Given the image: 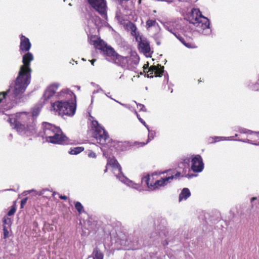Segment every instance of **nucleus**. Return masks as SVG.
I'll use <instances>...</instances> for the list:
<instances>
[{
	"label": "nucleus",
	"mask_w": 259,
	"mask_h": 259,
	"mask_svg": "<svg viewBox=\"0 0 259 259\" xmlns=\"http://www.w3.org/2000/svg\"><path fill=\"white\" fill-rule=\"evenodd\" d=\"M56 194V193L54 192H53V196H54Z\"/></svg>",
	"instance_id": "obj_48"
},
{
	"label": "nucleus",
	"mask_w": 259,
	"mask_h": 259,
	"mask_svg": "<svg viewBox=\"0 0 259 259\" xmlns=\"http://www.w3.org/2000/svg\"><path fill=\"white\" fill-rule=\"evenodd\" d=\"M186 177L190 178L191 176L188 175H186Z\"/></svg>",
	"instance_id": "obj_47"
},
{
	"label": "nucleus",
	"mask_w": 259,
	"mask_h": 259,
	"mask_svg": "<svg viewBox=\"0 0 259 259\" xmlns=\"http://www.w3.org/2000/svg\"><path fill=\"white\" fill-rule=\"evenodd\" d=\"M251 131H249V130H247L246 129H242V130H240L239 133L238 134H235V137L237 138V137H238V140L239 139H243L242 137V134H245L246 135V136L249 134V133Z\"/></svg>",
	"instance_id": "obj_25"
},
{
	"label": "nucleus",
	"mask_w": 259,
	"mask_h": 259,
	"mask_svg": "<svg viewBox=\"0 0 259 259\" xmlns=\"http://www.w3.org/2000/svg\"><path fill=\"white\" fill-rule=\"evenodd\" d=\"M190 22L197 27L205 29L209 27V21L206 17L203 16L198 9L193 8L189 17Z\"/></svg>",
	"instance_id": "obj_5"
},
{
	"label": "nucleus",
	"mask_w": 259,
	"mask_h": 259,
	"mask_svg": "<svg viewBox=\"0 0 259 259\" xmlns=\"http://www.w3.org/2000/svg\"><path fill=\"white\" fill-rule=\"evenodd\" d=\"M154 177L153 175L152 176L147 175L142 179V182H145L148 188L151 190H153L152 187H154V186H152L153 185V183H154V181L156 180Z\"/></svg>",
	"instance_id": "obj_19"
},
{
	"label": "nucleus",
	"mask_w": 259,
	"mask_h": 259,
	"mask_svg": "<svg viewBox=\"0 0 259 259\" xmlns=\"http://www.w3.org/2000/svg\"><path fill=\"white\" fill-rule=\"evenodd\" d=\"M59 198L61 199H63V200H66L67 199V197L65 195H60L59 196Z\"/></svg>",
	"instance_id": "obj_42"
},
{
	"label": "nucleus",
	"mask_w": 259,
	"mask_h": 259,
	"mask_svg": "<svg viewBox=\"0 0 259 259\" xmlns=\"http://www.w3.org/2000/svg\"><path fill=\"white\" fill-rule=\"evenodd\" d=\"M137 118L139 120V121L143 124L144 125L148 130L149 131V135H148V139L147 140L146 142H141L139 143V145H140L141 146H143L147 144L150 141L154 139V137L155 136L156 133L155 132L153 131H149L148 126L146 124V122L144 121V120L140 117V115L138 114L137 112H136Z\"/></svg>",
	"instance_id": "obj_15"
},
{
	"label": "nucleus",
	"mask_w": 259,
	"mask_h": 259,
	"mask_svg": "<svg viewBox=\"0 0 259 259\" xmlns=\"http://www.w3.org/2000/svg\"><path fill=\"white\" fill-rule=\"evenodd\" d=\"M16 211V206L13 205L11 206L10 209L9 210L7 213L8 216H11L13 215Z\"/></svg>",
	"instance_id": "obj_28"
},
{
	"label": "nucleus",
	"mask_w": 259,
	"mask_h": 259,
	"mask_svg": "<svg viewBox=\"0 0 259 259\" xmlns=\"http://www.w3.org/2000/svg\"><path fill=\"white\" fill-rule=\"evenodd\" d=\"M90 6L101 15L107 13L106 0H87Z\"/></svg>",
	"instance_id": "obj_9"
},
{
	"label": "nucleus",
	"mask_w": 259,
	"mask_h": 259,
	"mask_svg": "<svg viewBox=\"0 0 259 259\" xmlns=\"http://www.w3.org/2000/svg\"><path fill=\"white\" fill-rule=\"evenodd\" d=\"M52 109L59 115L72 116L76 111V104L73 102L58 101L51 103Z\"/></svg>",
	"instance_id": "obj_4"
},
{
	"label": "nucleus",
	"mask_w": 259,
	"mask_h": 259,
	"mask_svg": "<svg viewBox=\"0 0 259 259\" xmlns=\"http://www.w3.org/2000/svg\"><path fill=\"white\" fill-rule=\"evenodd\" d=\"M148 64H144V65L143 66V69H144V72H146V69H148L149 70V67H148Z\"/></svg>",
	"instance_id": "obj_41"
},
{
	"label": "nucleus",
	"mask_w": 259,
	"mask_h": 259,
	"mask_svg": "<svg viewBox=\"0 0 259 259\" xmlns=\"http://www.w3.org/2000/svg\"><path fill=\"white\" fill-rule=\"evenodd\" d=\"M123 143L122 142H118L117 143V147L116 148H117V147H121V148L120 149H118V150H121V151H123L125 148V147H124V148H122V147L123 146Z\"/></svg>",
	"instance_id": "obj_31"
},
{
	"label": "nucleus",
	"mask_w": 259,
	"mask_h": 259,
	"mask_svg": "<svg viewBox=\"0 0 259 259\" xmlns=\"http://www.w3.org/2000/svg\"><path fill=\"white\" fill-rule=\"evenodd\" d=\"M137 107L141 111H145L146 110L145 106L143 104H139L137 105Z\"/></svg>",
	"instance_id": "obj_32"
},
{
	"label": "nucleus",
	"mask_w": 259,
	"mask_h": 259,
	"mask_svg": "<svg viewBox=\"0 0 259 259\" xmlns=\"http://www.w3.org/2000/svg\"><path fill=\"white\" fill-rule=\"evenodd\" d=\"M255 200H257V202L259 203V197H252L251 199V204H252V206H253V205H254V201Z\"/></svg>",
	"instance_id": "obj_35"
},
{
	"label": "nucleus",
	"mask_w": 259,
	"mask_h": 259,
	"mask_svg": "<svg viewBox=\"0 0 259 259\" xmlns=\"http://www.w3.org/2000/svg\"><path fill=\"white\" fill-rule=\"evenodd\" d=\"M28 119L25 112L17 113L15 118H9V121L17 131H22L25 128V123Z\"/></svg>",
	"instance_id": "obj_7"
},
{
	"label": "nucleus",
	"mask_w": 259,
	"mask_h": 259,
	"mask_svg": "<svg viewBox=\"0 0 259 259\" xmlns=\"http://www.w3.org/2000/svg\"><path fill=\"white\" fill-rule=\"evenodd\" d=\"M168 172H171V175L164 178H161L159 180H155L154 183H153V185L152 186H154V187H152L153 190L158 189L160 187L167 185V184L170 183L172 180L175 179H176L181 176V172L179 171L175 172L174 170H168Z\"/></svg>",
	"instance_id": "obj_8"
},
{
	"label": "nucleus",
	"mask_w": 259,
	"mask_h": 259,
	"mask_svg": "<svg viewBox=\"0 0 259 259\" xmlns=\"http://www.w3.org/2000/svg\"><path fill=\"white\" fill-rule=\"evenodd\" d=\"M83 147H76L70 149L69 153L72 155H76L80 153L84 150Z\"/></svg>",
	"instance_id": "obj_22"
},
{
	"label": "nucleus",
	"mask_w": 259,
	"mask_h": 259,
	"mask_svg": "<svg viewBox=\"0 0 259 259\" xmlns=\"http://www.w3.org/2000/svg\"><path fill=\"white\" fill-rule=\"evenodd\" d=\"M177 37V38L181 42H182L183 40L182 39H184V37H183L182 36H181L180 34L179 35H175Z\"/></svg>",
	"instance_id": "obj_38"
},
{
	"label": "nucleus",
	"mask_w": 259,
	"mask_h": 259,
	"mask_svg": "<svg viewBox=\"0 0 259 259\" xmlns=\"http://www.w3.org/2000/svg\"><path fill=\"white\" fill-rule=\"evenodd\" d=\"M259 132H253L250 131L249 134L244 139H239V141L243 142H248L253 144H257L259 142Z\"/></svg>",
	"instance_id": "obj_14"
},
{
	"label": "nucleus",
	"mask_w": 259,
	"mask_h": 259,
	"mask_svg": "<svg viewBox=\"0 0 259 259\" xmlns=\"http://www.w3.org/2000/svg\"><path fill=\"white\" fill-rule=\"evenodd\" d=\"M162 1L167 2H168V3H171V2H172V1H170V0H162Z\"/></svg>",
	"instance_id": "obj_44"
},
{
	"label": "nucleus",
	"mask_w": 259,
	"mask_h": 259,
	"mask_svg": "<svg viewBox=\"0 0 259 259\" xmlns=\"http://www.w3.org/2000/svg\"><path fill=\"white\" fill-rule=\"evenodd\" d=\"M107 171V167H106V169L104 170V172H106Z\"/></svg>",
	"instance_id": "obj_46"
},
{
	"label": "nucleus",
	"mask_w": 259,
	"mask_h": 259,
	"mask_svg": "<svg viewBox=\"0 0 259 259\" xmlns=\"http://www.w3.org/2000/svg\"><path fill=\"white\" fill-rule=\"evenodd\" d=\"M96 61V59H92L91 61V64L93 65H94V63Z\"/></svg>",
	"instance_id": "obj_43"
},
{
	"label": "nucleus",
	"mask_w": 259,
	"mask_h": 259,
	"mask_svg": "<svg viewBox=\"0 0 259 259\" xmlns=\"http://www.w3.org/2000/svg\"><path fill=\"white\" fill-rule=\"evenodd\" d=\"M42 130L39 133L40 136L48 142L58 144H67L69 142L68 138L63 134L59 127L48 122H44Z\"/></svg>",
	"instance_id": "obj_3"
},
{
	"label": "nucleus",
	"mask_w": 259,
	"mask_h": 259,
	"mask_svg": "<svg viewBox=\"0 0 259 259\" xmlns=\"http://www.w3.org/2000/svg\"><path fill=\"white\" fill-rule=\"evenodd\" d=\"M140 41L139 46L142 52L144 54L149 53L151 51L149 42L146 39L142 38V36L139 37Z\"/></svg>",
	"instance_id": "obj_16"
},
{
	"label": "nucleus",
	"mask_w": 259,
	"mask_h": 259,
	"mask_svg": "<svg viewBox=\"0 0 259 259\" xmlns=\"http://www.w3.org/2000/svg\"><path fill=\"white\" fill-rule=\"evenodd\" d=\"M20 39L19 51L20 53L28 52L31 47L29 39L22 34L20 35Z\"/></svg>",
	"instance_id": "obj_13"
},
{
	"label": "nucleus",
	"mask_w": 259,
	"mask_h": 259,
	"mask_svg": "<svg viewBox=\"0 0 259 259\" xmlns=\"http://www.w3.org/2000/svg\"><path fill=\"white\" fill-rule=\"evenodd\" d=\"M126 28L131 31V35L136 37L138 40L139 37V33L137 31V28L136 25L133 22L129 21L126 24Z\"/></svg>",
	"instance_id": "obj_18"
},
{
	"label": "nucleus",
	"mask_w": 259,
	"mask_h": 259,
	"mask_svg": "<svg viewBox=\"0 0 259 259\" xmlns=\"http://www.w3.org/2000/svg\"><path fill=\"white\" fill-rule=\"evenodd\" d=\"M33 56L30 52H26L23 56V65L20 67L18 75L16 79L14 89L12 95V102L11 108L16 106L23 97L24 93L31 80V69L30 62L33 60Z\"/></svg>",
	"instance_id": "obj_1"
},
{
	"label": "nucleus",
	"mask_w": 259,
	"mask_h": 259,
	"mask_svg": "<svg viewBox=\"0 0 259 259\" xmlns=\"http://www.w3.org/2000/svg\"><path fill=\"white\" fill-rule=\"evenodd\" d=\"M190 162V159L188 158H186L184 159H183V162L182 163V164H186L188 166L189 163Z\"/></svg>",
	"instance_id": "obj_36"
},
{
	"label": "nucleus",
	"mask_w": 259,
	"mask_h": 259,
	"mask_svg": "<svg viewBox=\"0 0 259 259\" xmlns=\"http://www.w3.org/2000/svg\"><path fill=\"white\" fill-rule=\"evenodd\" d=\"M10 228H4V237L6 238L9 236V230Z\"/></svg>",
	"instance_id": "obj_30"
},
{
	"label": "nucleus",
	"mask_w": 259,
	"mask_h": 259,
	"mask_svg": "<svg viewBox=\"0 0 259 259\" xmlns=\"http://www.w3.org/2000/svg\"><path fill=\"white\" fill-rule=\"evenodd\" d=\"M156 23V21L155 19H148L146 23L147 28H149L151 27L154 26L155 25Z\"/></svg>",
	"instance_id": "obj_27"
},
{
	"label": "nucleus",
	"mask_w": 259,
	"mask_h": 259,
	"mask_svg": "<svg viewBox=\"0 0 259 259\" xmlns=\"http://www.w3.org/2000/svg\"><path fill=\"white\" fill-rule=\"evenodd\" d=\"M90 43L93 45L96 49L99 50L101 53L109 61L122 68L126 67L128 64L129 57L122 56L116 52L111 46L97 35L90 36Z\"/></svg>",
	"instance_id": "obj_2"
},
{
	"label": "nucleus",
	"mask_w": 259,
	"mask_h": 259,
	"mask_svg": "<svg viewBox=\"0 0 259 259\" xmlns=\"http://www.w3.org/2000/svg\"><path fill=\"white\" fill-rule=\"evenodd\" d=\"M183 41L182 44L188 48H196L197 47L196 46L195 43L193 41V39L192 37L185 36L184 39H182Z\"/></svg>",
	"instance_id": "obj_20"
},
{
	"label": "nucleus",
	"mask_w": 259,
	"mask_h": 259,
	"mask_svg": "<svg viewBox=\"0 0 259 259\" xmlns=\"http://www.w3.org/2000/svg\"><path fill=\"white\" fill-rule=\"evenodd\" d=\"M27 199H28V198L27 197H25L21 200V208H23L24 207V205H25V204L27 202Z\"/></svg>",
	"instance_id": "obj_33"
},
{
	"label": "nucleus",
	"mask_w": 259,
	"mask_h": 259,
	"mask_svg": "<svg viewBox=\"0 0 259 259\" xmlns=\"http://www.w3.org/2000/svg\"><path fill=\"white\" fill-rule=\"evenodd\" d=\"M147 72L148 77H161L164 72V67L160 64L152 65Z\"/></svg>",
	"instance_id": "obj_12"
},
{
	"label": "nucleus",
	"mask_w": 259,
	"mask_h": 259,
	"mask_svg": "<svg viewBox=\"0 0 259 259\" xmlns=\"http://www.w3.org/2000/svg\"><path fill=\"white\" fill-rule=\"evenodd\" d=\"M177 37V38L181 42H182L183 40L182 39H184V37H183L182 36H181L180 34L179 35H175Z\"/></svg>",
	"instance_id": "obj_40"
},
{
	"label": "nucleus",
	"mask_w": 259,
	"mask_h": 259,
	"mask_svg": "<svg viewBox=\"0 0 259 259\" xmlns=\"http://www.w3.org/2000/svg\"><path fill=\"white\" fill-rule=\"evenodd\" d=\"M141 3V0H139V3L140 4Z\"/></svg>",
	"instance_id": "obj_49"
},
{
	"label": "nucleus",
	"mask_w": 259,
	"mask_h": 259,
	"mask_svg": "<svg viewBox=\"0 0 259 259\" xmlns=\"http://www.w3.org/2000/svg\"><path fill=\"white\" fill-rule=\"evenodd\" d=\"M3 102V99H0V105Z\"/></svg>",
	"instance_id": "obj_45"
},
{
	"label": "nucleus",
	"mask_w": 259,
	"mask_h": 259,
	"mask_svg": "<svg viewBox=\"0 0 259 259\" xmlns=\"http://www.w3.org/2000/svg\"><path fill=\"white\" fill-rule=\"evenodd\" d=\"M92 127L94 129V136L100 144H106L109 140L108 133L103 128L96 120H92Z\"/></svg>",
	"instance_id": "obj_6"
},
{
	"label": "nucleus",
	"mask_w": 259,
	"mask_h": 259,
	"mask_svg": "<svg viewBox=\"0 0 259 259\" xmlns=\"http://www.w3.org/2000/svg\"><path fill=\"white\" fill-rule=\"evenodd\" d=\"M177 37V38L181 42H182L183 40L182 39H184V37H183L182 36H181L180 34L179 35H175Z\"/></svg>",
	"instance_id": "obj_39"
},
{
	"label": "nucleus",
	"mask_w": 259,
	"mask_h": 259,
	"mask_svg": "<svg viewBox=\"0 0 259 259\" xmlns=\"http://www.w3.org/2000/svg\"><path fill=\"white\" fill-rule=\"evenodd\" d=\"M204 168V163L201 156L199 155H193L191 159V169L195 172H200Z\"/></svg>",
	"instance_id": "obj_11"
},
{
	"label": "nucleus",
	"mask_w": 259,
	"mask_h": 259,
	"mask_svg": "<svg viewBox=\"0 0 259 259\" xmlns=\"http://www.w3.org/2000/svg\"><path fill=\"white\" fill-rule=\"evenodd\" d=\"M66 94V92H64L63 91H62L58 93L56 95V97H57V98L58 99H61L63 97H64V95Z\"/></svg>",
	"instance_id": "obj_29"
},
{
	"label": "nucleus",
	"mask_w": 259,
	"mask_h": 259,
	"mask_svg": "<svg viewBox=\"0 0 259 259\" xmlns=\"http://www.w3.org/2000/svg\"><path fill=\"white\" fill-rule=\"evenodd\" d=\"M108 165H110L115 170H117L118 174L121 173V167L114 157L108 158L107 166Z\"/></svg>",
	"instance_id": "obj_17"
},
{
	"label": "nucleus",
	"mask_w": 259,
	"mask_h": 259,
	"mask_svg": "<svg viewBox=\"0 0 259 259\" xmlns=\"http://www.w3.org/2000/svg\"><path fill=\"white\" fill-rule=\"evenodd\" d=\"M3 222L4 224V227H6V226H8V227H10L12 224V220L11 218H9L8 216L4 217L3 220Z\"/></svg>",
	"instance_id": "obj_26"
},
{
	"label": "nucleus",
	"mask_w": 259,
	"mask_h": 259,
	"mask_svg": "<svg viewBox=\"0 0 259 259\" xmlns=\"http://www.w3.org/2000/svg\"><path fill=\"white\" fill-rule=\"evenodd\" d=\"M59 87V83H54L47 87L42 97L41 98L43 104L47 103L52 97L55 96Z\"/></svg>",
	"instance_id": "obj_10"
},
{
	"label": "nucleus",
	"mask_w": 259,
	"mask_h": 259,
	"mask_svg": "<svg viewBox=\"0 0 259 259\" xmlns=\"http://www.w3.org/2000/svg\"><path fill=\"white\" fill-rule=\"evenodd\" d=\"M94 259H103V254L97 248L93 253Z\"/></svg>",
	"instance_id": "obj_23"
},
{
	"label": "nucleus",
	"mask_w": 259,
	"mask_h": 259,
	"mask_svg": "<svg viewBox=\"0 0 259 259\" xmlns=\"http://www.w3.org/2000/svg\"><path fill=\"white\" fill-rule=\"evenodd\" d=\"M220 137H215L214 138H211V141H210L211 143H213V142H218V141H220Z\"/></svg>",
	"instance_id": "obj_37"
},
{
	"label": "nucleus",
	"mask_w": 259,
	"mask_h": 259,
	"mask_svg": "<svg viewBox=\"0 0 259 259\" xmlns=\"http://www.w3.org/2000/svg\"><path fill=\"white\" fill-rule=\"evenodd\" d=\"M88 155L90 158H96L97 156L96 153L92 151H90Z\"/></svg>",
	"instance_id": "obj_34"
},
{
	"label": "nucleus",
	"mask_w": 259,
	"mask_h": 259,
	"mask_svg": "<svg viewBox=\"0 0 259 259\" xmlns=\"http://www.w3.org/2000/svg\"><path fill=\"white\" fill-rule=\"evenodd\" d=\"M74 207L79 214H81V213L84 212L83 207L80 202L78 201L75 202Z\"/></svg>",
	"instance_id": "obj_24"
},
{
	"label": "nucleus",
	"mask_w": 259,
	"mask_h": 259,
	"mask_svg": "<svg viewBox=\"0 0 259 259\" xmlns=\"http://www.w3.org/2000/svg\"><path fill=\"white\" fill-rule=\"evenodd\" d=\"M191 195L190 191L188 188H184L179 195V201L183 199H187Z\"/></svg>",
	"instance_id": "obj_21"
}]
</instances>
